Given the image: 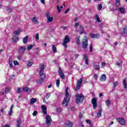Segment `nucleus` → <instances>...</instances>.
<instances>
[{
  "instance_id": "obj_1",
  "label": "nucleus",
  "mask_w": 127,
  "mask_h": 127,
  "mask_svg": "<svg viewBox=\"0 0 127 127\" xmlns=\"http://www.w3.org/2000/svg\"><path fill=\"white\" fill-rule=\"evenodd\" d=\"M76 99V103L79 104V103H83V101H84V99H85V97L83 94H77L75 96Z\"/></svg>"
},
{
  "instance_id": "obj_2",
  "label": "nucleus",
  "mask_w": 127,
  "mask_h": 127,
  "mask_svg": "<svg viewBox=\"0 0 127 127\" xmlns=\"http://www.w3.org/2000/svg\"><path fill=\"white\" fill-rule=\"evenodd\" d=\"M82 45L83 49H87V48H88V39H87V38L83 39Z\"/></svg>"
},
{
  "instance_id": "obj_3",
  "label": "nucleus",
  "mask_w": 127,
  "mask_h": 127,
  "mask_svg": "<svg viewBox=\"0 0 127 127\" xmlns=\"http://www.w3.org/2000/svg\"><path fill=\"white\" fill-rule=\"evenodd\" d=\"M51 122H52V119H51V116L49 115H47L46 117V124L48 127H50L51 125Z\"/></svg>"
},
{
  "instance_id": "obj_4",
  "label": "nucleus",
  "mask_w": 127,
  "mask_h": 127,
  "mask_svg": "<svg viewBox=\"0 0 127 127\" xmlns=\"http://www.w3.org/2000/svg\"><path fill=\"white\" fill-rule=\"evenodd\" d=\"M70 42V39H69V36H66L63 43V45L65 48H67V43Z\"/></svg>"
},
{
  "instance_id": "obj_5",
  "label": "nucleus",
  "mask_w": 127,
  "mask_h": 127,
  "mask_svg": "<svg viewBox=\"0 0 127 127\" xmlns=\"http://www.w3.org/2000/svg\"><path fill=\"white\" fill-rule=\"evenodd\" d=\"M58 73L61 78H62L63 80H65V75L64 74V73H63V71H62V69H61V67L59 68Z\"/></svg>"
},
{
  "instance_id": "obj_6",
  "label": "nucleus",
  "mask_w": 127,
  "mask_h": 127,
  "mask_svg": "<svg viewBox=\"0 0 127 127\" xmlns=\"http://www.w3.org/2000/svg\"><path fill=\"white\" fill-rule=\"evenodd\" d=\"M91 103L93 105L94 110H96L97 109V99L96 98H92L91 100Z\"/></svg>"
},
{
  "instance_id": "obj_7",
  "label": "nucleus",
  "mask_w": 127,
  "mask_h": 127,
  "mask_svg": "<svg viewBox=\"0 0 127 127\" xmlns=\"http://www.w3.org/2000/svg\"><path fill=\"white\" fill-rule=\"evenodd\" d=\"M117 121L118 123H119V124H120V125L122 126H124V125H126V120L123 118H119Z\"/></svg>"
},
{
  "instance_id": "obj_8",
  "label": "nucleus",
  "mask_w": 127,
  "mask_h": 127,
  "mask_svg": "<svg viewBox=\"0 0 127 127\" xmlns=\"http://www.w3.org/2000/svg\"><path fill=\"white\" fill-rule=\"evenodd\" d=\"M42 110L43 111V114L44 115H47V107L45 105L42 106Z\"/></svg>"
},
{
  "instance_id": "obj_9",
  "label": "nucleus",
  "mask_w": 127,
  "mask_h": 127,
  "mask_svg": "<svg viewBox=\"0 0 127 127\" xmlns=\"http://www.w3.org/2000/svg\"><path fill=\"white\" fill-rule=\"evenodd\" d=\"M118 10L119 11L121 12V13H122V14H125V13H126V8H125L124 7H119L118 8Z\"/></svg>"
},
{
  "instance_id": "obj_10",
  "label": "nucleus",
  "mask_w": 127,
  "mask_h": 127,
  "mask_svg": "<svg viewBox=\"0 0 127 127\" xmlns=\"http://www.w3.org/2000/svg\"><path fill=\"white\" fill-rule=\"evenodd\" d=\"M23 91H24V92H26V93H27L29 95L31 93V90L30 89V88L27 87H24L23 88Z\"/></svg>"
},
{
  "instance_id": "obj_11",
  "label": "nucleus",
  "mask_w": 127,
  "mask_h": 127,
  "mask_svg": "<svg viewBox=\"0 0 127 127\" xmlns=\"http://www.w3.org/2000/svg\"><path fill=\"white\" fill-rule=\"evenodd\" d=\"M25 51V47H21L19 49V53H20V54H23Z\"/></svg>"
},
{
  "instance_id": "obj_12",
  "label": "nucleus",
  "mask_w": 127,
  "mask_h": 127,
  "mask_svg": "<svg viewBox=\"0 0 127 127\" xmlns=\"http://www.w3.org/2000/svg\"><path fill=\"white\" fill-rule=\"evenodd\" d=\"M79 32L80 34H83V33H85V30H84V28L81 25H79Z\"/></svg>"
},
{
  "instance_id": "obj_13",
  "label": "nucleus",
  "mask_w": 127,
  "mask_h": 127,
  "mask_svg": "<svg viewBox=\"0 0 127 127\" xmlns=\"http://www.w3.org/2000/svg\"><path fill=\"white\" fill-rule=\"evenodd\" d=\"M36 102H37V99L32 98L30 99V105H33V104H34V103H36Z\"/></svg>"
},
{
  "instance_id": "obj_14",
  "label": "nucleus",
  "mask_w": 127,
  "mask_h": 127,
  "mask_svg": "<svg viewBox=\"0 0 127 127\" xmlns=\"http://www.w3.org/2000/svg\"><path fill=\"white\" fill-rule=\"evenodd\" d=\"M84 60L85 62V64L86 65H88L89 64V57L87 55H84Z\"/></svg>"
},
{
  "instance_id": "obj_15",
  "label": "nucleus",
  "mask_w": 127,
  "mask_h": 127,
  "mask_svg": "<svg viewBox=\"0 0 127 127\" xmlns=\"http://www.w3.org/2000/svg\"><path fill=\"white\" fill-rule=\"evenodd\" d=\"M100 81H101V82H103V81L107 80V76H106L105 74H102L100 76Z\"/></svg>"
},
{
  "instance_id": "obj_16",
  "label": "nucleus",
  "mask_w": 127,
  "mask_h": 127,
  "mask_svg": "<svg viewBox=\"0 0 127 127\" xmlns=\"http://www.w3.org/2000/svg\"><path fill=\"white\" fill-rule=\"evenodd\" d=\"M102 117V108H100L97 115V118H101Z\"/></svg>"
},
{
  "instance_id": "obj_17",
  "label": "nucleus",
  "mask_w": 127,
  "mask_h": 127,
  "mask_svg": "<svg viewBox=\"0 0 127 127\" xmlns=\"http://www.w3.org/2000/svg\"><path fill=\"white\" fill-rule=\"evenodd\" d=\"M65 125L67 127H73V123L71 121H68L65 123Z\"/></svg>"
},
{
  "instance_id": "obj_18",
  "label": "nucleus",
  "mask_w": 127,
  "mask_h": 127,
  "mask_svg": "<svg viewBox=\"0 0 127 127\" xmlns=\"http://www.w3.org/2000/svg\"><path fill=\"white\" fill-rule=\"evenodd\" d=\"M4 9H5L7 12H11L12 11V8L8 7V6H5Z\"/></svg>"
},
{
  "instance_id": "obj_19",
  "label": "nucleus",
  "mask_w": 127,
  "mask_h": 127,
  "mask_svg": "<svg viewBox=\"0 0 127 127\" xmlns=\"http://www.w3.org/2000/svg\"><path fill=\"white\" fill-rule=\"evenodd\" d=\"M40 78L41 79H42V80H45V79H46V75H45V74L42 73H40Z\"/></svg>"
},
{
  "instance_id": "obj_20",
  "label": "nucleus",
  "mask_w": 127,
  "mask_h": 127,
  "mask_svg": "<svg viewBox=\"0 0 127 127\" xmlns=\"http://www.w3.org/2000/svg\"><path fill=\"white\" fill-rule=\"evenodd\" d=\"M28 38H29V36H26L24 37V38L23 39V43L24 44H25L26 43H27V41L28 40Z\"/></svg>"
},
{
  "instance_id": "obj_21",
  "label": "nucleus",
  "mask_w": 127,
  "mask_h": 127,
  "mask_svg": "<svg viewBox=\"0 0 127 127\" xmlns=\"http://www.w3.org/2000/svg\"><path fill=\"white\" fill-rule=\"evenodd\" d=\"M12 40L14 42H17L18 40H19L18 37L17 36L14 35L12 38Z\"/></svg>"
},
{
  "instance_id": "obj_22",
  "label": "nucleus",
  "mask_w": 127,
  "mask_h": 127,
  "mask_svg": "<svg viewBox=\"0 0 127 127\" xmlns=\"http://www.w3.org/2000/svg\"><path fill=\"white\" fill-rule=\"evenodd\" d=\"M76 42L78 45H81V41H80V36L77 37L76 38Z\"/></svg>"
},
{
  "instance_id": "obj_23",
  "label": "nucleus",
  "mask_w": 127,
  "mask_h": 127,
  "mask_svg": "<svg viewBox=\"0 0 127 127\" xmlns=\"http://www.w3.org/2000/svg\"><path fill=\"white\" fill-rule=\"evenodd\" d=\"M32 22H33L34 23H35L36 24H38L39 23L38 22V21L37 20V19L35 17H34L32 19Z\"/></svg>"
},
{
  "instance_id": "obj_24",
  "label": "nucleus",
  "mask_w": 127,
  "mask_h": 127,
  "mask_svg": "<svg viewBox=\"0 0 127 127\" xmlns=\"http://www.w3.org/2000/svg\"><path fill=\"white\" fill-rule=\"evenodd\" d=\"M40 74H42L43 73V71H44L45 66L44 64L42 65L40 68Z\"/></svg>"
},
{
  "instance_id": "obj_25",
  "label": "nucleus",
  "mask_w": 127,
  "mask_h": 127,
  "mask_svg": "<svg viewBox=\"0 0 127 127\" xmlns=\"http://www.w3.org/2000/svg\"><path fill=\"white\" fill-rule=\"evenodd\" d=\"M116 7H120V6H121V1H120V0H116Z\"/></svg>"
},
{
  "instance_id": "obj_26",
  "label": "nucleus",
  "mask_w": 127,
  "mask_h": 127,
  "mask_svg": "<svg viewBox=\"0 0 127 127\" xmlns=\"http://www.w3.org/2000/svg\"><path fill=\"white\" fill-rule=\"evenodd\" d=\"M20 125H21V120L19 119L17 121V124L16 125V127H20Z\"/></svg>"
},
{
  "instance_id": "obj_27",
  "label": "nucleus",
  "mask_w": 127,
  "mask_h": 127,
  "mask_svg": "<svg viewBox=\"0 0 127 127\" xmlns=\"http://www.w3.org/2000/svg\"><path fill=\"white\" fill-rule=\"evenodd\" d=\"M20 32H21V29H19L17 31H14V34L18 35L20 34Z\"/></svg>"
},
{
  "instance_id": "obj_28",
  "label": "nucleus",
  "mask_w": 127,
  "mask_h": 127,
  "mask_svg": "<svg viewBox=\"0 0 127 127\" xmlns=\"http://www.w3.org/2000/svg\"><path fill=\"white\" fill-rule=\"evenodd\" d=\"M54 53H57V48L55 47V45L52 46V48Z\"/></svg>"
},
{
  "instance_id": "obj_29",
  "label": "nucleus",
  "mask_w": 127,
  "mask_h": 127,
  "mask_svg": "<svg viewBox=\"0 0 127 127\" xmlns=\"http://www.w3.org/2000/svg\"><path fill=\"white\" fill-rule=\"evenodd\" d=\"M123 34L127 35V26L123 28Z\"/></svg>"
},
{
  "instance_id": "obj_30",
  "label": "nucleus",
  "mask_w": 127,
  "mask_h": 127,
  "mask_svg": "<svg viewBox=\"0 0 127 127\" xmlns=\"http://www.w3.org/2000/svg\"><path fill=\"white\" fill-rule=\"evenodd\" d=\"M95 17L97 22H101V19H100V17H99V15H98V14H96Z\"/></svg>"
},
{
  "instance_id": "obj_31",
  "label": "nucleus",
  "mask_w": 127,
  "mask_h": 127,
  "mask_svg": "<svg viewBox=\"0 0 127 127\" xmlns=\"http://www.w3.org/2000/svg\"><path fill=\"white\" fill-rule=\"evenodd\" d=\"M123 85L124 86V88L127 89V81L126 80V79L123 80Z\"/></svg>"
},
{
  "instance_id": "obj_32",
  "label": "nucleus",
  "mask_w": 127,
  "mask_h": 127,
  "mask_svg": "<svg viewBox=\"0 0 127 127\" xmlns=\"http://www.w3.org/2000/svg\"><path fill=\"white\" fill-rule=\"evenodd\" d=\"M82 81H83V79L82 78H80L79 80L77 81V85L81 86V85H82Z\"/></svg>"
},
{
  "instance_id": "obj_33",
  "label": "nucleus",
  "mask_w": 127,
  "mask_h": 127,
  "mask_svg": "<svg viewBox=\"0 0 127 127\" xmlns=\"http://www.w3.org/2000/svg\"><path fill=\"white\" fill-rule=\"evenodd\" d=\"M44 81V80L42 79V78H41L37 80V83L38 84H42V83H43Z\"/></svg>"
},
{
  "instance_id": "obj_34",
  "label": "nucleus",
  "mask_w": 127,
  "mask_h": 127,
  "mask_svg": "<svg viewBox=\"0 0 127 127\" xmlns=\"http://www.w3.org/2000/svg\"><path fill=\"white\" fill-rule=\"evenodd\" d=\"M93 66L95 68V69H96V70H100V66L99 65L96 64H93Z\"/></svg>"
},
{
  "instance_id": "obj_35",
  "label": "nucleus",
  "mask_w": 127,
  "mask_h": 127,
  "mask_svg": "<svg viewBox=\"0 0 127 127\" xmlns=\"http://www.w3.org/2000/svg\"><path fill=\"white\" fill-rule=\"evenodd\" d=\"M68 99L67 97H65L64 99V101L63 102V105H65L66 104V102H67V103L69 102L68 101Z\"/></svg>"
},
{
  "instance_id": "obj_36",
  "label": "nucleus",
  "mask_w": 127,
  "mask_h": 127,
  "mask_svg": "<svg viewBox=\"0 0 127 127\" xmlns=\"http://www.w3.org/2000/svg\"><path fill=\"white\" fill-rule=\"evenodd\" d=\"M48 22H52L53 21V17H49L47 18Z\"/></svg>"
},
{
  "instance_id": "obj_37",
  "label": "nucleus",
  "mask_w": 127,
  "mask_h": 127,
  "mask_svg": "<svg viewBox=\"0 0 127 127\" xmlns=\"http://www.w3.org/2000/svg\"><path fill=\"white\" fill-rule=\"evenodd\" d=\"M33 46H34V45H30L27 47V50H30L31 49H32V48H33Z\"/></svg>"
},
{
  "instance_id": "obj_38",
  "label": "nucleus",
  "mask_w": 127,
  "mask_h": 127,
  "mask_svg": "<svg viewBox=\"0 0 127 127\" xmlns=\"http://www.w3.org/2000/svg\"><path fill=\"white\" fill-rule=\"evenodd\" d=\"M106 106H107V107H110V105H111V101L107 100L106 101Z\"/></svg>"
},
{
  "instance_id": "obj_39",
  "label": "nucleus",
  "mask_w": 127,
  "mask_h": 127,
  "mask_svg": "<svg viewBox=\"0 0 127 127\" xmlns=\"http://www.w3.org/2000/svg\"><path fill=\"white\" fill-rule=\"evenodd\" d=\"M34 50L35 51V54H36L37 55H38L39 54V51L38 49L35 48V49H34Z\"/></svg>"
},
{
  "instance_id": "obj_40",
  "label": "nucleus",
  "mask_w": 127,
  "mask_h": 127,
  "mask_svg": "<svg viewBox=\"0 0 127 127\" xmlns=\"http://www.w3.org/2000/svg\"><path fill=\"white\" fill-rule=\"evenodd\" d=\"M90 52H93V44L91 43L89 48Z\"/></svg>"
},
{
  "instance_id": "obj_41",
  "label": "nucleus",
  "mask_w": 127,
  "mask_h": 127,
  "mask_svg": "<svg viewBox=\"0 0 127 127\" xmlns=\"http://www.w3.org/2000/svg\"><path fill=\"white\" fill-rule=\"evenodd\" d=\"M80 87H81V85H79L77 84L76 88H75V91H78V90H79Z\"/></svg>"
},
{
  "instance_id": "obj_42",
  "label": "nucleus",
  "mask_w": 127,
  "mask_h": 127,
  "mask_svg": "<svg viewBox=\"0 0 127 127\" xmlns=\"http://www.w3.org/2000/svg\"><path fill=\"white\" fill-rule=\"evenodd\" d=\"M60 85V80H57L56 81L57 87H59Z\"/></svg>"
},
{
  "instance_id": "obj_43",
  "label": "nucleus",
  "mask_w": 127,
  "mask_h": 127,
  "mask_svg": "<svg viewBox=\"0 0 127 127\" xmlns=\"http://www.w3.org/2000/svg\"><path fill=\"white\" fill-rule=\"evenodd\" d=\"M89 36L91 38H95V34H94L93 33H90L89 34Z\"/></svg>"
},
{
  "instance_id": "obj_44",
  "label": "nucleus",
  "mask_w": 127,
  "mask_h": 127,
  "mask_svg": "<svg viewBox=\"0 0 127 127\" xmlns=\"http://www.w3.org/2000/svg\"><path fill=\"white\" fill-rule=\"evenodd\" d=\"M9 64L10 68H13V65H12V61H9Z\"/></svg>"
},
{
  "instance_id": "obj_45",
  "label": "nucleus",
  "mask_w": 127,
  "mask_h": 127,
  "mask_svg": "<svg viewBox=\"0 0 127 127\" xmlns=\"http://www.w3.org/2000/svg\"><path fill=\"white\" fill-rule=\"evenodd\" d=\"M57 8L58 9V11L59 13H60V12H61V9H60V6H59V5H57Z\"/></svg>"
},
{
  "instance_id": "obj_46",
  "label": "nucleus",
  "mask_w": 127,
  "mask_h": 127,
  "mask_svg": "<svg viewBox=\"0 0 127 127\" xmlns=\"http://www.w3.org/2000/svg\"><path fill=\"white\" fill-rule=\"evenodd\" d=\"M65 98L69 99V92L68 91H65Z\"/></svg>"
},
{
  "instance_id": "obj_47",
  "label": "nucleus",
  "mask_w": 127,
  "mask_h": 127,
  "mask_svg": "<svg viewBox=\"0 0 127 127\" xmlns=\"http://www.w3.org/2000/svg\"><path fill=\"white\" fill-rule=\"evenodd\" d=\"M33 64V63L30 62H29L27 64V66H28L29 67H31V66H32Z\"/></svg>"
},
{
  "instance_id": "obj_48",
  "label": "nucleus",
  "mask_w": 127,
  "mask_h": 127,
  "mask_svg": "<svg viewBox=\"0 0 127 127\" xmlns=\"http://www.w3.org/2000/svg\"><path fill=\"white\" fill-rule=\"evenodd\" d=\"M102 4H100L98 5V10H101L102 8H103V6H102Z\"/></svg>"
},
{
  "instance_id": "obj_49",
  "label": "nucleus",
  "mask_w": 127,
  "mask_h": 127,
  "mask_svg": "<svg viewBox=\"0 0 127 127\" xmlns=\"http://www.w3.org/2000/svg\"><path fill=\"white\" fill-rule=\"evenodd\" d=\"M17 93H18V94H20V93H21V90L20 89V88H19V87L17 88Z\"/></svg>"
},
{
  "instance_id": "obj_50",
  "label": "nucleus",
  "mask_w": 127,
  "mask_h": 127,
  "mask_svg": "<svg viewBox=\"0 0 127 127\" xmlns=\"http://www.w3.org/2000/svg\"><path fill=\"white\" fill-rule=\"evenodd\" d=\"M35 38L36 40H39V35L38 34H36Z\"/></svg>"
},
{
  "instance_id": "obj_51",
  "label": "nucleus",
  "mask_w": 127,
  "mask_h": 127,
  "mask_svg": "<svg viewBox=\"0 0 127 127\" xmlns=\"http://www.w3.org/2000/svg\"><path fill=\"white\" fill-rule=\"evenodd\" d=\"M94 38H100V35L99 34H95Z\"/></svg>"
},
{
  "instance_id": "obj_52",
  "label": "nucleus",
  "mask_w": 127,
  "mask_h": 127,
  "mask_svg": "<svg viewBox=\"0 0 127 127\" xmlns=\"http://www.w3.org/2000/svg\"><path fill=\"white\" fill-rule=\"evenodd\" d=\"M13 64L15 65H18V62L17 61H14Z\"/></svg>"
},
{
  "instance_id": "obj_53",
  "label": "nucleus",
  "mask_w": 127,
  "mask_h": 127,
  "mask_svg": "<svg viewBox=\"0 0 127 127\" xmlns=\"http://www.w3.org/2000/svg\"><path fill=\"white\" fill-rule=\"evenodd\" d=\"M51 95V94H50V93H47L46 98L48 99V98H49V97H50Z\"/></svg>"
},
{
  "instance_id": "obj_54",
  "label": "nucleus",
  "mask_w": 127,
  "mask_h": 127,
  "mask_svg": "<svg viewBox=\"0 0 127 127\" xmlns=\"http://www.w3.org/2000/svg\"><path fill=\"white\" fill-rule=\"evenodd\" d=\"M9 92V89L8 88H6L5 90V94H7Z\"/></svg>"
},
{
  "instance_id": "obj_55",
  "label": "nucleus",
  "mask_w": 127,
  "mask_h": 127,
  "mask_svg": "<svg viewBox=\"0 0 127 127\" xmlns=\"http://www.w3.org/2000/svg\"><path fill=\"white\" fill-rule=\"evenodd\" d=\"M47 18H48V17H50V13L49 12H47L46 14Z\"/></svg>"
},
{
  "instance_id": "obj_56",
  "label": "nucleus",
  "mask_w": 127,
  "mask_h": 127,
  "mask_svg": "<svg viewBox=\"0 0 127 127\" xmlns=\"http://www.w3.org/2000/svg\"><path fill=\"white\" fill-rule=\"evenodd\" d=\"M57 111L58 113H61V111H62V110L61 109V108H59L57 109Z\"/></svg>"
},
{
  "instance_id": "obj_57",
  "label": "nucleus",
  "mask_w": 127,
  "mask_h": 127,
  "mask_svg": "<svg viewBox=\"0 0 127 127\" xmlns=\"http://www.w3.org/2000/svg\"><path fill=\"white\" fill-rule=\"evenodd\" d=\"M79 22L75 23L74 25V27H75V28H77V27H78V26H79Z\"/></svg>"
},
{
  "instance_id": "obj_58",
  "label": "nucleus",
  "mask_w": 127,
  "mask_h": 127,
  "mask_svg": "<svg viewBox=\"0 0 127 127\" xmlns=\"http://www.w3.org/2000/svg\"><path fill=\"white\" fill-rule=\"evenodd\" d=\"M117 85H118V82L116 81L113 83L114 87H117Z\"/></svg>"
},
{
  "instance_id": "obj_59",
  "label": "nucleus",
  "mask_w": 127,
  "mask_h": 127,
  "mask_svg": "<svg viewBox=\"0 0 127 127\" xmlns=\"http://www.w3.org/2000/svg\"><path fill=\"white\" fill-rule=\"evenodd\" d=\"M36 115H37V111H35L33 113V116L34 117H35V116H36Z\"/></svg>"
},
{
  "instance_id": "obj_60",
  "label": "nucleus",
  "mask_w": 127,
  "mask_h": 127,
  "mask_svg": "<svg viewBox=\"0 0 127 127\" xmlns=\"http://www.w3.org/2000/svg\"><path fill=\"white\" fill-rule=\"evenodd\" d=\"M94 79H95L96 81H97V79H98V74H95L94 75Z\"/></svg>"
},
{
  "instance_id": "obj_61",
  "label": "nucleus",
  "mask_w": 127,
  "mask_h": 127,
  "mask_svg": "<svg viewBox=\"0 0 127 127\" xmlns=\"http://www.w3.org/2000/svg\"><path fill=\"white\" fill-rule=\"evenodd\" d=\"M70 10V9L68 8L67 9H66L65 10V11L64 12V13L66 14L67 13H68V12H69V11Z\"/></svg>"
},
{
  "instance_id": "obj_62",
  "label": "nucleus",
  "mask_w": 127,
  "mask_h": 127,
  "mask_svg": "<svg viewBox=\"0 0 127 127\" xmlns=\"http://www.w3.org/2000/svg\"><path fill=\"white\" fill-rule=\"evenodd\" d=\"M41 3H43V4H45V0H40Z\"/></svg>"
},
{
  "instance_id": "obj_63",
  "label": "nucleus",
  "mask_w": 127,
  "mask_h": 127,
  "mask_svg": "<svg viewBox=\"0 0 127 127\" xmlns=\"http://www.w3.org/2000/svg\"><path fill=\"white\" fill-rule=\"evenodd\" d=\"M11 114H12V110L10 109V112H9V116H11Z\"/></svg>"
},
{
  "instance_id": "obj_64",
  "label": "nucleus",
  "mask_w": 127,
  "mask_h": 127,
  "mask_svg": "<svg viewBox=\"0 0 127 127\" xmlns=\"http://www.w3.org/2000/svg\"><path fill=\"white\" fill-rule=\"evenodd\" d=\"M18 60H21V59H22V57L21 56H18Z\"/></svg>"
}]
</instances>
